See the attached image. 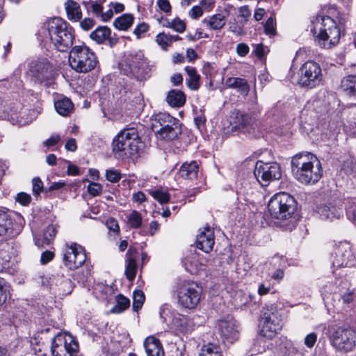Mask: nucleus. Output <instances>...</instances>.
Returning <instances> with one entry per match:
<instances>
[{"label": "nucleus", "instance_id": "nucleus-29", "mask_svg": "<svg viewBox=\"0 0 356 356\" xmlns=\"http://www.w3.org/2000/svg\"><path fill=\"white\" fill-rule=\"evenodd\" d=\"M67 19L73 22H79L82 19V11L79 3L74 0H67L64 3Z\"/></svg>", "mask_w": 356, "mask_h": 356}, {"label": "nucleus", "instance_id": "nucleus-63", "mask_svg": "<svg viewBox=\"0 0 356 356\" xmlns=\"http://www.w3.org/2000/svg\"><path fill=\"white\" fill-rule=\"evenodd\" d=\"M60 140V136L58 134H53L49 138L46 140L43 144L44 146L50 148L55 146Z\"/></svg>", "mask_w": 356, "mask_h": 356}, {"label": "nucleus", "instance_id": "nucleus-36", "mask_svg": "<svg viewBox=\"0 0 356 356\" xmlns=\"http://www.w3.org/2000/svg\"><path fill=\"white\" fill-rule=\"evenodd\" d=\"M202 23L206 24L210 29L220 30L225 24V17L222 14L218 13L204 19Z\"/></svg>", "mask_w": 356, "mask_h": 356}, {"label": "nucleus", "instance_id": "nucleus-45", "mask_svg": "<svg viewBox=\"0 0 356 356\" xmlns=\"http://www.w3.org/2000/svg\"><path fill=\"white\" fill-rule=\"evenodd\" d=\"M149 193L160 204L168 202L170 198L168 191L163 188L149 190Z\"/></svg>", "mask_w": 356, "mask_h": 356}, {"label": "nucleus", "instance_id": "nucleus-38", "mask_svg": "<svg viewBox=\"0 0 356 356\" xmlns=\"http://www.w3.org/2000/svg\"><path fill=\"white\" fill-rule=\"evenodd\" d=\"M341 88L348 95H356V74L344 77L341 80Z\"/></svg>", "mask_w": 356, "mask_h": 356}, {"label": "nucleus", "instance_id": "nucleus-51", "mask_svg": "<svg viewBox=\"0 0 356 356\" xmlns=\"http://www.w3.org/2000/svg\"><path fill=\"white\" fill-rule=\"evenodd\" d=\"M186 23L184 20L179 17H176L171 20V29L174 30L177 33H183L186 30Z\"/></svg>", "mask_w": 356, "mask_h": 356}, {"label": "nucleus", "instance_id": "nucleus-40", "mask_svg": "<svg viewBox=\"0 0 356 356\" xmlns=\"http://www.w3.org/2000/svg\"><path fill=\"white\" fill-rule=\"evenodd\" d=\"M188 79L187 81V85L191 90H196L200 88V76L197 73L195 67L191 66H186L185 67Z\"/></svg>", "mask_w": 356, "mask_h": 356}, {"label": "nucleus", "instance_id": "nucleus-18", "mask_svg": "<svg viewBox=\"0 0 356 356\" xmlns=\"http://www.w3.org/2000/svg\"><path fill=\"white\" fill-rule=\"evenodd\" d=\"M86 260L84 248L76 243L67 245L63 251V261L70 270L81 267Z\"/></svg>", "mask_w": 356, "mask_h": 356}, {"label": "nucleus", "instance_id": "nucleus-59", "mask_svg": "<svg viewBox=\"0 0 356 356\" xmlns=\"http://www.w3.org/2000/svg\"><path fill=\"white\" fill-rule=\"evenodd\" d=\"M203 9L200 5L194 6L188 12V15L193 19H197L203 15Z\"/></svg>", "mask_w": 356, "mask_h": 356}, {"label": "nucleus", "instance_id": "nucleus-25", "mask_svg": "<svg viewBox=\"0 0 356 356\" xmlns=\"http://www.w3.org/2000/svg\"><path fill=\"white\" fill-rule=\"evenodd\" d=\"M207 260L202 258L196 252H191L182 261L183 265L186 271L191 274H197L202 269V267L207 264Z\"/></svg>", "mask_w": 356, "mask_h": 356}, {"label": "nucleus", "instance_id": "nucleus-60", "mask_svg": "<svg viewBox=\"0 0 356 356\" xmlns=\"http://www.w3.org/2000/svg\"><path fill=\"white\" fill-rule=\"evenodd\" d=\"M106 225L110 231L113 232L116 234L119 233L120 227L117 220L115 218H108L106 222Z\"/></svg>", "mask_w": 356, "mask_h": 356}, {"label": "nucleus", "instance_id": "nucleus-5", "mask_svg": "<svg viewBox=\"0 0 356 356\" xmlns=\"http://www.w3.org/2000/svg\"><path fill=\"white\" fill-rule=\"evenodd\" d=\"M349 282L346 277L335 279L334 283L328 282L321 289V293L325 305L335 306L337 302L342 301L349 305L355 300L353 290L349 289Z\"/></svg>", "mask_w": 356, "mask_h": 356}, {"label": "nucleus", "instance_id": "nucleus-2", "mask_svg": "<svg viewBox=\"0 0 356 356\" xmlns=\"http://www.w3.org/2000/svg\"><path fill=\"white\" fill-rule=\"evenodd\" d=\"M42 41L49 40L54 46L61 52L72 49L74 39L72 27L60 17H53L47 20L38 31Z\"/></svg>", "mask_w": 356, "mask_h": 356}, {"label": "nucleus", "instance_id": "nucleus-53", "mask_svg": "<svg viewBox=\"0 0 356 356\" xmlns=\"http://www.w3.org/2000/svg\"><path fill=\"white\" fill-rule=\"evenodd\" d=\"M106 179L111 182L116 183L121 179L120 172L114 169L106 170Z\"/></svg>", "mask_w": 356, "mask_h": 356}, {"label": "nucleus", "instance_id": "nucleus-55", "mask_svg": "<svg viewBox=\"0 0 356 356\" xmlns=\"http://www.w3.org/2000/svg\"><path fill=\"white\" fill-rule=\"evenodd\" d=\"M156 5L159 10L165 14L169 15L171 13L172 7L169 0H157Z\"/></svg>", "mask_w": 356, "mask_h": 356}, {"label": "nucleus", "instance_id": "nucleus-21", "mask_svg": "<svg viewBox=\"0 0 356 356\" xmlns=\"http://www.w3.org/2000/svg\"><path fill=\"white\" fill-rule=\"evenodd\" d=\"M29 73L35 82L42 83L53 79L54 68L47 59L42 58L30 63Z\"/></svg>", "mask_w": 356, "mask_h": 356}, {"label": "nucleus", "instance_id": "nucleus-35", "mask_svg": "<svg viewBox=\"0 0 356 356\" xmlns=\"http://www.w3.org/2000/svg\"><path fill=\"white\" fill-rule=\"evenodd\" d=\"M173 323L177 330L184 334L191 332L194 328L193 321L186 316L175 319Z\"/></svg>", "mask_w": 356, "mask_h": 356}, {"label": "nucleus", "instance_id": "nucleus-3", "mask_svg": "<svg viewBox=\"0 0 356 356\" xmlns=\"http://www.w3.org/2000/svg\"><path fill=\"white\" fill-rule=\"evenodd\" d=\"M291 168L294 178L304 184L318 182L323 175L320 161L309 152L299 153L293 156Z\"/></svg>", "mask_w": 356, "mask_h": 356}, {"label": "nucleus", "instance_id": "nucleus-24", "mask_svg": "<svg viewBox=\"0 0 356 356\" xmlns=\"http://www.w3.org/2000/svg\"><path fill=\"white\" fill-rule=\"evenodd\" d=\"M127 66L129 67L127 75L135 76L137 79L145 78L148 72V62L141 53H138L129 60Z\"/></svg>", "mask_w": 356, "mask_h": 356}, {"label": "nucleus", "instance_id": "nucleus-22", "mask_svg": "<svg viewBox=\"0 0 356 356\" xmlns=\"http://www.w3.org/2000/svg\"><path fill=\"white\" fill-rule=\"evenodd\" d=\"M342 122L338 115L327 116L320 120L318 129L323 140H334L340 131Z\"/></svg>", "mask_w": 356, "mask_h": 356}, {"label": "nucleus", "instance_id": "nucleus-61", "mask_svg": "<svg viewBox=\"0 0 356 356\" xmlns=\"http://www.w3.org/2000/svg\"><path fill=\"white\" fill-rule=\"evenodd\" d=\"M317 340V335L314 332L309 333L307 334L304 340L305 346L308 348H312L316 343Z\"/></svg>", "mask_w": 356, "mask_h": 356}, {"label": "nucleus", "instance_id": "nucleus-43", "mask_svg": "<svg viewBox=\"0 0 356 356\" xmlns=\"http://www.w3.org/2000/svg\"><path fill=\"white\" fill-rule=\"evenodd\" d=\"M202 72L211 84L217 75L218 69L215 63L207 62L203 65Z\"/></svg>", "mask_w": 356, "mask_h": 356}, {"label": "nucleus", "instance_id": "nucleus-6", "mask_svg": "<svg viewBox=\"0 0 356 356\" xmlns=\"http://www.w3.org/2000/svg\"><path fill=\"white\" fill-rule=\"evenodd\" d=\"M142 148L143 143L134 127L122 130L113 140V152L124 157L137 155Z\"/></svg>", "mask_w": 356, "mask_h": 356}, {"label": "nucleus", "instance_id": "nucleus-11", "mask_svg": "<svg viewBox=\"0 0 356 356\" xmlns=\"http://www.w3.org/2000/svg\"><path fill=\"white\" fill-rule=\"evenodd\" d=\"M178 305L184 309H194L202 298V289L194 282L184 280L180 282L176 289Z\"/></svg>", "mask_w": 356, "mask_h": 356}, {"label": "nucleus", "instance_id": "nucleus-48", "mask_svg": "<svg viewBox=\"0 0 356 356\" xmlns=\"http://www.w3.org/2000/svg\"><path fill=\"white\" fill-rule=\"evenodd\" d=\"M171 38V35L160 33L156 36V42L163 49L166 50L172 44Z\"/></svg>", "mask_w": 356, "mask_h": 356}, {"label": "nucleus", "instance_id": "nucleus-12", "mask_svg": "<svg viewBox=\"0 0 356 356\" xmlns=\"http://www.w3.org/2000/svg\"><path fill=\"white\" fill-rule=\"evenodd\" d=\"M326 334L338 350L350 351L356 345V332L350 327L329 326Z\"/></svg>", "mask_w": 356, "mask_h": 356}, {"label": "nucleus", "instance_id": "nucleus-56", "mask_svg": "<svg viewBox=\"0 0 356 356\" xmlns=\"http://www.w3.org/2000/svg\"><path fill=\"white\" fill-rule=\"evenodd\" d=\"M95 24V21L91 17H85L79 21L80 27L84 31L91 29Z\"/></svg>", "mask_w": 356, "mask_h": 356}, {"label": "nucleus", "instance_id": "nucleus-58", "mask_svg": "<svg viewBox=\"0 0 356 356\" xmlns=\"http://www.w3.org/2000/svg\"><path fill=\"white\" fill-rule=\"evenodd\" d=\"M102 191V186L100 184L92 182L88 186V192L92 196L99 195Z\"/></svg>", "mask_w": 356, "mask_h": 356}, {"label": "nucleus", "instance_id": "nucleus-57", "mask_svg": "<svg viewBox=\"0 0 356 356\" xmlns=\"http://www.w3.org/2000/svg\"><path fill=\"white\" fill-rule=\"evenodd\" d=\"M15 200L22 205L26 206L30 203L31 197L28 193L21 192L17 194Z\"/></svg>", "mask_w": 356, "mask_h": 356}, {"label": "nucleus", "instance_id": "nucleus-37", "mask_svg": "<svg viewBox=\"0 0 356 356\" xmlns=\"http://www.w3.org/2000/svg\"><path fill=\"white\" fill-rule=\"evenodd\" d=\"M134 21V15L126 13L117 17L113 22V26L120 31H127L132 26Z\"/></svg>", "mask_w": 356, "mask_h": 356}, {"label": "nucleus", "instance_id": "nucleus-49", "mask_svg": "<svg viewBox=\"0 0 356 356\" xmlns=\"http://www.w3.org/2000/svg\"><path fill=\"white\" fill-rule=\"evenodd\" d=\"M10 296V286L4 280L0 279V305H3Z\"/></svg>", "mask_w": 356, "mask_h": 356}, {"label": "nucleus", "instance_id": "nucleus-30", "mask_svg": "<svg viewBox=\"0 0 356 356\" xmlns=\"http://www.w3.org/2000/svg\"><path fill=\"white\" fill-rule=\"evenodd\" d=\"M144 346L147 356H164L160 341L154 337H147L144 341Z\"/></svg>", "mask_w": 356, "mask_h": 356}, {"label": "nucleus", "instance_id": "nucleus-26", "mask_svg": "<svg viewBox=\"0 0 356 356\" xmlns=\"http://www.w3.org/2000/svg\"><path fill=\"white\" fill-rule=\"evenodd\" d=\"M111 30L106 26H100L90 34V38L97 44H104L106 41L111 47L115 45L118 39L111 36Z\"/></svg>", "mask_w": 356, "mask_h": 356}, {"label": "nucleus", "instance_id": "nucleus-1", "mask_svg": "<svg viewBox=\"0 0 356 356\" xmlns=\"http://www.w3.org/2000/svg\"><path fill=\"white\" fill-rule=\"evenodd\" d=\"M329 15H318L312 21L311 32L316 44L323 49H331L336 46L340 40L341 32L337 25L344 24L347 16L340 13L335 7L329 9Z\"/></svg>", "mask_w": 356, "mask_h": 356}, {"label": "nucleus", "instance_id": "nucleus-52", "mask_svg": "<svg viewBox=\"0 0 356 356\" xmlns=\"http://www.w3.org/2000/svg\"><path fill=\"white\" fill-rule=\"evenodd\" d=\"M149 29V26L145 22L138 24L134 30V34L138 39L140 38Z\"/></svg>", "mask_w": 356, "mask_h": 356}, {"label": "nucleus", "instance_id": "nucleus-64", "mask_svg": "<svg viewBox=\"0 0 356 356\" xmlns=\"http://www.w3.org/2000/svg\"><path fill=\"white\" fill-rule=\"evenodd\" d=\"M236 51L239 56L243 57L249 53L250 48L246 44L242 42L236 45Z\"/></svg>", "mask_w": 356, "mask_h": 356}, {"label": "nucleus", "instance_id": "nucleus-31", "mask_svg": "<svg viewBox=\"0 0 356 356\" xmlns=\"http://www.w3.org/2000/svg\"><path fill=\"white\" fill-rule=\"evenodd\" d=\"M199 164L196 161L184 163L179 171L180 176L188 180H194L197 177Z\"/></svg>", "mask_w": 356, "mask_h": 356}, {"label": "nucleus", "instance_id": "nucleus-20", "mask_svg": "<svg viewBox=\"0 0 356 356\" xmlns=\"http://www.w3.org/2000/svg\"><path fill=\"white\" fill-rule=\"evenodd\" d=\"M40 279L43 286L52 290L58 296H66L72 292V282L63 275H43Z\"/></svg>", "mask_w": 356, "mask_h": 356}, {"label": "nucleus", "instance_id": "nucleus-19", "mask_svg": "<svg viewBox=\"0 0 356 356\" xmlns=\"http://www.w3.org/2000/svg\"><path fill=\"white\" fill-rule=\"evenodd\" d=\"M216 330L225 344H232L239 338L240 325L232 318L218 320L216 325Z\"/></svg>", "mask_w": 356, "mask_h": 356}, {"label": "nucleus", "instance_id": "nucleus-7", "mask_svg": "<svg viewBox=\"0 0 356 356\" xmlns=\"http://www.w3.org/2000/svg\"><path fill=\"white\" fill-rule=\"evenodd\" d=\"M98 63V58L95 53L84 44L75 45L70 51V66L77 73L91 72Z\"/></svg>", "mask_w": 356, "mask_h": 356}, {"label": "nucleus", "instance_id": "nucleus-23", "mask_svg": "<svg viewBox=\"0 0 356 356\" xmlns=\"http://www.w3.org/2000/svg\"><path fill=\"white\" fill-rule=\"evenodd\" d=\"M104 3L105 0H85L82 2V5L88 15L106 22L113 17V10L108 8L104 11Z\"/></svg>", "mask_w": 356, "mask_h": 356}, {"label": "nucleus", "instance_id": "nucleus-9", "mask_svg": "<svg viewBox=\"0 0 356 356\" xmlns=\"http://www.w3.org/2000/svg\"><path fill=\"white\" fill-rule=\"evenodd\" d=\"M268 209L273 218L286 220L294 213L296 202L290 194L285 192L279 193L270 199Z\"/></svg>", "mask_w": 356, "mask_h": 356}, {"label": "nucleus", "instance_id": "nucleus-42", "mask_svg": "<svg viewBox=\"0 0 356 356\" xmlns=\"http://www.w3.org/2000/svg\"><path fill=\"white\" fill-rule=\"evenodd\" d=\"M142 222L143 217L138 211L133 210L127 215V223L131 228H139L142 225Z\"/></svg>", "mask_w": 356, "mask_h": 356}, {"label": "nucleus", "instance_id": "nucleus-16", "mask_svg": "<svg viewBox=\"0 0 356 356\" xmlns=\"http://www.w3.org/2000/svg\"><path fill=\"white\" fill-rule=\"evenodd\" d=\"M298 83L303 87L314 88L322 80L321 67L314 61L305 62L299 70Z\"/></svg>", "mask_w": 356, "mask_h": 356}, {"label": "nucleus", "instance_id": "nucleus-14", "mask_svg": "<svg viewBox=\"0 0 356 356\" xmlns=\"http://www.w3.org/2000/svg\"><path fill=\"white\" fill-rule=\"evenodd\" d=\"M316 212L322 219L339 218L343 213V200L340 195L334 193L325 195L316 207Z\"/></svg>", "mask_w": 356, "mask_h": 356}, {"label": "nucleus", "instance_id": "nucleus-13", "mask_svg": "<svg viewBox=\"0 0 356 356\" xmlns=\"http://www.w3.org/2000/svg\"><path fill=\"white\" fill-rule=\"evenodd\" d=\"M23 217L5 207H0V236L14 238L23 229Z\"/></svg>", "mask_w": 356, "mask_h": 356}, {"label": "nucleus", "instance_id": "nucleus-10", "mask_svg": "<svg viewBox=\"0 0 356 356\" xmlns=\"http://www.w3.org/2000/svg\"><path fill=\"white\" fill-rule=\"evenodd\" d=\"M356 264V258L352 252L350 245L341 243L337 245L332 254V274L334 279L345 277V268H350Z\"/></svg>", "mask_w": 356, "mask_h": 356}, {"label": "nucleus", "instance_id": "nucleus-62", "mask_svg": "<svg viewBox=\"0 0 356 356\" xmlns=\"http://www.w3.org/2000/svg\"><path fill=\"white\" fill-rule=\"evenodd\" d=\"M54 252L50 250H46L41 254L40 262L44 265L50 262L54 257Z\"/></svg>", "mask_w": 356, "mask_h": 356}, {"label": "nucleus", "instance_id": "nucleus-47", "mask_svg": "<svg viewBox=\"0 0 356 356\" xmlns=\"http://www.w3.org/2000/svg\"><path fill=\"white\" fill-rule=\"evenodd\" d=\"M145 301V295L141 290H135L133 293V309L134 311L140 309Z\"/></svg>", "mask_w": 356, "mask_h": 356}, {"label": "nucleus", "instance_id": "nucleus-15", "mask_svg": "<svg viewBox=\"0 0 356 356\" xmlns=\"http://www.w3.org/2000/svg\"><path fill=\"white\" fill-rule=\"evenodd\" d=\"M78 350V343L70 334L60 333L52 340L51 347L52 356H72L77 353Z\"/></svg>", "mask_w": 356, "mask_h": 356}, {"label": "nucleus", "instance_id": "nucleus-28", "mask_svg": "<svg viewBox=\"0 0 356 356\" xmlns=\"http://www.w3.org/2000/svg\"><path fill=\"white\" fill-rule=\"evenodd\" d=\"M13 254V248L10 243L3 242L0 244V270L10 268Z\"/></svg>", "mask_w": 356, "mask_h": 356}, {"label": "nucleus", "instance_id": "nucleus-54", "mask_svg": "<svg viewBox=\"0 0 356 356\" xmlns=\"http://www.w3.org/2000/svg\"><path fill=\"white\" fill-rule=\"evenodd\" d=\"M43 189V183L39 177H35L32 180V191L35 196L38 195Z\"/></svg>", "mask_w": 356, "mask_h": 356}, {"label": "nucleus", "instance_id": "nucleus-4", "mask_svg": "<svg viewBox=\"0 0 356 356\" xmlns=\"http://www.w3.org/2000/svg\"><path fill=\"white\" fill-rule=\"evenodd\" d=\"M264 323L259 335L251 348L252 355L261 353L268 347V340L272 339L282 328V319L278 310L271 305L263 314Z\"/></svg>", "mask_w": 356, "mask_h": 356}, {"label": "nucleus", "instance_id": "nucleus-34", "mask_svg": "<svg viewBox=\"0 0 356 356\" xmlns=\"http://www.w3.org/2000/svg\"><path fill=\"white\" fill-rule=\"evenodd\" d=\"M55 109L62 116L69 115L74 110V104L70 99L61 97L54 102Z\"/></svg>", "mask_w": 356, "mask_h": 356}, {"label": "nucleus", "instance_id": "nucleus-50", "mask_svg": "<svg viewBox=\"0 0 356 356\" xmlns=\"http://www.w3.org/2000/svg\"><path fill=\"white\" fill-rule=\"evenodd\" d=\"M264 32L269 36H273L276 34L275 19L274 16L271 15L264 24Z\"/></svg>", "mask_w": 356, "mask_h": 356}, {"label": "nucleus", "instance_id": "nucleus-41", "mask_svg": "<svg viewBox=\"0 0 356 356\" xmlns=\"http://www.w3.org/2000/svg\"><path fill=\"white\" fill-rule=\"evenodd\" d=\"M116 304L111 309L113 314H120L128 309L130 306L129 299L122 294H119L115 298Z\"/></svg>", "mask_w": 356, "mask_h": 356}, {"label": "nucleus", "instance_id": "nucleus-27", "mask_svg": "<svg viewBox=\"0 0 356 356\" xmlns=\"http://www.w3.org/2000/svg\"><path fill=\"white\" fill-rule=\"evenodd\" d=\"M214 245V234L212 229L209 227L204 228V230L201 232L196 238V245L200 250L204 252H210Z\"/></svg>", "mask_w": 356, "mask_h": 356}, {"label": "nucleus", "instance_id": "nucleus-8", "mask_svg": "<svg viewBox=\"0 0 356 356\" xmlns=\"http://www.w3.org/2000/svg\"><path fill=\"white\" fill-rule=\"evenodd\" d=\"M152 127L158 138L168 141L176 139L181 133L179 121L167 113L156 114Z\"/></svg>", "mask_w": 356, "mask_h": 356}, {"label": "nucleus", "instance_id": "nucleus-39", "mask_svg": "<svg viewBox=\"0 0 356 356\" xmlns=\"http://www.w3.org/2000/svg\"><path fill=\"white\" fill-rule=\"evenodd\" d=\"M166 101L172 106L180 107L184 104L186 97L183 92L172 90L168 92Z\"/></svg>", "mask_w": 356, "mask_h": 356}, {"label": "nucleus", "instance_id": "nucleus-44", "mask_svg": "<svg viewBox=\"0 0 356 356\" xmlns=\"http://www.w3.org/2000/svg\"><path fill=\"white\" fill-rule=\"evenodd\" d=\"M199 356H222V352L218 346L208 343L202 348Z\"/></svg>", "mask_w": 356, "mask_h": 356}, {"label": "nucleus", "instance_id": "nucleus-46", "mask_svg": "<svg viewBox=\"0 0 356 356\" xmlns=\"http://www.w3.org/2000/svg\"><path fill=\"white\" fill-rule=\"evenodd\" d=\"M137 270V265L136 259L129 257L127 259L126 269H125V275L129 281H132L134 280Z\"/></svg>", "mask_w": 356, "mask_h": 356}, {"label": "nucleus", "instance_id": "nucleus-17", "mask_svg": "<svg viewBox=\"0 0 356 356\" xmlns=\"http://www.w3.org/2000/svg\"><path fill=\"white\" fill-rule=\"evenodd\" d=\"M254 175L259 183L263 186H266L270 181L280 179L282 172L277 163H265L258 161L255 164Z\"/></svg>", "mask_w": 356, "mask_h": 356}, {"label": "nucleus", "instance_id": "nucleus-32", "mask_svg": "<svg viewBox=\"0 0 356 356\" xmlns=\"http://www.w3.org/2000/svg\"><path fill=\"white\" fill-rule=\"evenodd\" d=\"M57 233V227L54 225H49L44 231L42 238L35 237V244L38 247L49 245L54 239Z\"/></svg>", "mask_w": 356, "mask_h": 356}, {"label": "nucleus", "instance_id": "nucleus-33", "mask_svg": "<svg viewBox=\"0 0 356 356\" xmlns=\"http://www.w3.org/2000/svg\"><path fill=\"white\" fill-rule=\"evenodd\" d=\"M225 84L228 88L237 90L243 95H247L250 90L247 81L242 78L229 77L226 80Z\"/></svg>", "mask_w": 356, "mask_h": 356}]
</instances>
